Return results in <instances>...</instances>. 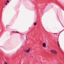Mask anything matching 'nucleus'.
<instances>
[{
    "instance_id": "obj_1",
    "label": "nucleus",
    "mask_w": 64,
    "mask_h": 64,
    "mask_svg": "<svg viewBox=\"0 0 64 64\" xmlns=\"http://www.w3.org/2000/svg\"><path fill=\"white\" fill-rule=\"evenodd\" d=\"M50 52L54 54H57V52L54 50H50Z\"/></svg>"
},
{
    "instance_id": "obj_2",
    "label": "nucleus",
    "mask_w": 64,
    "mask_h": 64,
    "mask_svg": "<svg viewBox=\"0 0 64 64\" xmlns=\"http://www.w3.org/2000/svg\"><path fill=\"white\" fill-rule=\"evenodd\" d=\"M30 48H29L28 50H26L24 51L25 52H26V53H29L30 52Z\"/></svg>"
},
{
    "instance_id": "obj_3",
    "label": "nucleus",
    "mask_w": 64,
    "mask_h": 64,
    "mask_svg": "<svg viewBox=\"0 0 64 64\" xmlns=\"http://www.w3.org/2000/svg\"><path fill=\"white\" fill-rule=\"evenodd\" d=\"M42 46L44 47L45 48L46 47V43H44L42 44Z\"/></svg>"
},
{
    "instance_id": "obj_4",
    "label": "nucleus",
    "mask_w": 64,
    "mask_h": 64,
    "mask_svg": "<svg viewBox=\"0 0 64 64\" xmlns=\"http://www.w3.org/2000/svg\"><path fill=\"white\" fill-rule=\"evenodd\" d=\"M12 32H13V33H18V32H14V31H12Z\"/></svg>"
},
{
    "instance_id": "obj_5",
    "label": "nucleus",
    "mask_w": 64,
    "mask_h": 64,
    "mask_svg": "<svg viewBox=\"0 0 64 64\" xmlns=\"http://www.w3.org/2000/svg\"><path fill=\"white\" fill-rule=\"evenodd\" d=\"M34 25L35 26V25H36V23H34Z\"/></svg>"
},
{
    "instance_id": "obj_6",
    "label": "nucleus",
    "mask_w": 64,
    "mask_h": 64,
    "mask_svg": "<svg viewBox=\"0 0 64 64\" xmlns=\"http://www.w3.org/2000/svg\"><path fill=\"white\" fill-rule=\"evenodd\" d=\"M58 45L59 47H60V45H59V44L58 43Z\"/></svg>"
},
{
    "instance_id": "obj_7",
    "label": "nucleus",
    "mask_w": 64,
    "mask_h": 64,
    "mask_svg": "<svg viewBox=\"0 0 64 64\" xmlns=\"http://www.w3.org/2000/svg\"><path fill=\"white\" fill-rule=\"evenodd\" d=\"M6 2H8V3H9V1L8 0H7L6 1Z\"/></svg>"
},
{
    "instance_id": "obj_8",
    "label": "nucleus",
    "mask_w": 64,
    "mask_h": 64,
    "mask_svg": "<svg viewBox=\"0 0 64 64\" xmlns=\"http://www.w3.org/2000/svg\"><path fill=\"white\" fill-rule=\"evenodd\" d=\"M5 5H7V2H5Z\"/></svg>"
}]
</instances>
